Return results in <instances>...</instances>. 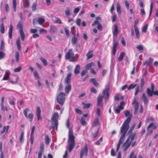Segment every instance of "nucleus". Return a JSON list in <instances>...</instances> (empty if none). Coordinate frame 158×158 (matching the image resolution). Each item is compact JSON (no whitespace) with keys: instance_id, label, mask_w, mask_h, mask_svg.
<instances>
[{"instance_id":"26","label":"nucleus","mask_w":158,"mask_h":158,"mask_svg":"<svg viewBox=\"0 0 158 158\" xmlns=\"http://www.w3.org/2000/svg\"><path fill=\"white\" fill-rule=\"evenodd\" d=\"M80 67L79 65H77L74 70V73L75 74H78L80 73Z\"/></svg>"},{"instance_id":"39","label":"nucleus","mask_w":158,"mask_h":158,"mask_svg":"<svg viewBox=\"0 0 158 158\" xmlns=\"http://www.w3.org/2000/svg\"><path fill=\"white\" fill-rule=\"evenodd\" d=\"M15 56L16 59V61L18 62L19 60V52H15Z\"/></svg>"},{"instance_id":"25","label":"nucleus","mask_w":158,"mask_h":158,"mask_svg":"<svg viewBox=\"0 0 158 158\" xmlns=\"http://www.w3.org/2000/svg\"><path fill=\"white\" fill-rule=\"evenodd\" d=\"M10 74V73L7 71H6L2 78V80H8Z\"/></svg>"},{"instance_id":"64","label":"nucleus","mask_w":158,"mask_h":158,"mask_svg":"<svg viewBox=\"0 0 158 158\" xmlns=\"http://www.w3.org/2000/svg\"><path fill=\"white\" fill-rule=\"evenodd\" d=\"M76 23L77 25L78 26H80L81 25V20L80 19H77L76 20Z\"/></svg>"},{"instance_id":"29","label":"nucleus","mask_w":158,"mask_h":158,"mask_svg":"<svg viewBox=\"0 0 158 158\" xmlns=\"http://www.w3.org/2000/svg\"><path fill=\"white\" fill-rule=\"evenodd\" d=\"M71 89V86L70 84H68L65 88V91L66 93H68Z\"/></svg>"},{"instance_id":"31","label":"nucleus","mask_w":158,"mask_h":158,"mask_svg":"<svg viewBox=\"0 0 158 158\" xmlns=\"http://www.w3.org/2000/svg\"><path fill=\"white\" fill-rule=\"evenodd\" d=\"M134 28L135 33L136 37L137 39H138L139 38L140 36V34L139 30L138 28Z\"/></svg>"},{"instance_id":"43","label":"nucleus","mask_w":158,"mask_h":158,"mask_svg":"<svg viewBox=\"0 0 158 158\" xmlns=\"http://www.w3.org/2000/svg\"><path fill=\"white\" fill-rule=\"evenodd\" d=\"M34 75L35 79L39 80L40 77L38 74L37 71H35L34 72Z\"/></svg>"},{"instance_id":"56","label":"nucleus","mask_w":158,"mask_h":158,"mask_svg":"<svg viewBox=\"0 0 158 158\" xmlns=\"http://www.w3.org/2000/svg\"><path fill=\"white\" fill-rule=\"evenodd\" d=\"M4 47V43L3 41V40H2L1 41V45L0 46V50H2L3 49Z\"/></svg>"},{"instance_id":"34","label":"nucleus","mask_w":158,"mask_h":158,"mask_svg":"<svg viewBox=\"0 0 158 158\" xmlns=\"http://www.w3.org/2000/svg\"><path fill=\"white\" fill-rule=\"evenodd\" d=\"M99 120H98V118H95L94 120V122L93 123V126H96L98 125H99Z\"/></svg>"},{"instance_id":"33","label":"nucleus","mask_w":158,"mask_h":158,"mask_svg":"<svg viewBox=\"0 0 158 158\" xmlns=\"http://www.w3.org/2000/svg\"><path fill=\"white\" fill-rule=\"evenodd\" d=\"M125 53L124 52H122L121 53L119 57L118 58V60L120 62L122 61L123 59V58L125 56Z\"/></svg>"},{"instance_id":"36","label":"nucleus","mask_w":158,"mask_h":158,"mask_svg":"<svg viewBox=\"0 0 158 158\" xmlns=\"http://www.w3.org/2000/svg\"><path fill=\"white\" fill-rule=\"evenodd\" d=\"M153 61V59L151 58H150L148 61H146L145 63V64H146L148 66H149L150 65L152 62Z\"/></svg>"},{"instance_id":"48","label":"nucleus","mask_w":158,"mask_h":158,"mask_svg":"<svg viewBox=\"0 0 158 158\" xmlns=\"http://www.w3.org/2000/svg\"><path fill=\"white\" fill-rule=\"evenodd\" d=\"M148 24H147L143 27L142 30V32H146L148 28Z\"/></svg>"},{"instance_id":"13","label":"nucleus","mask_w":158,"mask_h":158,"mask_svg":"<svg viewBox=\"0 0 158 158\" xmlns=\"http://www.w3.org/2000/svg\"><path fill=\"white\" fill-rule=\"evenodd\" d=\"M154 90V86L153 83L151 84V89L148 88L147 89V93L148 96L152 97L153 95V91Z\"/></svg>"},{"instance_id":"49","label":"nucleus","mask_w":158,"mask_h":158,"mask_svg":"<svg viewBox=\"0 0 158 158\" xmlns=\"http://www.w3.org/2000/svg\"><path fill=\"white\" fill-rule=\"evenodd\" d=\"M135 123L133 124L132 125L131 127L129 130V131L128 132V133H131L134 129V128L135 127Z\"/></svg>"},{"instance_id":"15","label":"nucleus","mask_w":158,"mask_h":158,"mask_svg":"<svg viewBox=\"0 0 158 158\" xmlns=\"http://www.w3.org/2000/svg\"><path fill=\"white\" fill-rule=\"evenodd\" d=\"M9 127H10L9 125H7L6 126H3V130L1 131V134L3 136H4L5 134L7 133Z\"/></svg>"},{"instance_id":"11","label":"nucleus","mask_w":158,"mask_h":158,"mask_svg":"<svg viewBox=\"0 0 158 158\" xmlns=\"http://www.w3.org/2000/svg\"><path fill=\"white\" fill-rule=\"evenodd\" d=\"M30 111V109L28 108H27L23 110V113L25 117L27 118H29L31 121L33 118V115L32 114L30 113L28 115H27V113Z\"/></svg>"},{"instance_id":"60","label":"nucleus","mask_w":158,"mask_h":158,"mask_svg":"<svg viewBox=\"0 0 158 158\" xmlns=\"http://www.w3.org/2000/svg\"><path fill=\"white\" fill-rule=\"evenodd\" d=\"M47 31L45 29L41 28L40 31V34L44 33L46 34Z\"/></svg>"},{"instance_id":"10","label":"nucleus","mask_w":158,"mask_h":158,"mask_svg":"<svg viewBox=\"0 0 158 158\" xmlns=\"http://www.w3.org/2000/svg\"><path fill=\"white\" fill-rule=\"evenodd\" d=\"M45 19L42 18L38 17L34 19L33 21V23L35 25L37 23H38L40 24H42L45 22Z\"/></svg>"},{"instance_id":"27","label":"nucleus","mask_w":158,"mask_h":158,"mask_svg":"<svg viewBox=\"0 0 158 158\" xmlns=\"http://www.w3.org/2000/svg\"><path fill=\"white\" fill-rule=\"evenodd\" d=\"M142 98L145 104L148 103V97L146 96L145 94H143Z\"/></svg>"},{"instance_id":"58","label":"nucleus","mask_w":158,"mask_h":158,"mask_svg":"<svg viewBox=\"0 0 158 158\" xmlns=\"http://www.w3.org/2000/svg\"><path fill=\"white\" fill-rule=\"evenodd\" d=\"M30 140L31 144H32L34 140V136L33 135H31L30 137Z\"/></svg>"},{"instance_id":"14","label":"nucleus","mask_w":158,"mask_h":158,"mask_svg":"<svg viewBox=\"0 0 158 158\" xmlns=\"http://www.w3.org/2000/svg\"><path fill=\"white\" fill-rule=\"evenodd\" d=\"M40 151L38 153V158H41L42 154L44 152V144L43 143H40Z\"/></svg>"},{"instance_id":"61","label":"nucleus","mask_w":158,"mask_h":158,"mask_svg":"<svg viewBox=\"0 0 158 158\" xmlns=\"http://www.w3.org/2000/svg\"><path fill=\"white\" fill-rule=\"evenodd\" d=\"M139 22V19H136L134 22V28H138L137 26V24Z\"/></svg>"},{"instance_id":"44","label":"nucleus","mask_w":158,"mask_h":158,"mask_svg":"<svg viewBox=\"0 0 158 158\" xmlns=\"http://www.w3.org/2000/svg\"><path fill=\"white\" fill-rule=\"evenodd\" d=\"M93 54L91 53V51L89 52L86 55V56L87 57L88 59H89L92 58L93 57Z\"/></svg>"},{"instance_id":"4","label":"nucleus","mask_w":158,"mask_h":158,"mask_svg":"<svg viewBox=\"0 0 158 158\" xmlns=\"http://www.w3.org/2000/svg\"><path fill=\"white\" fill-rule=\"evenodd\" d=\"M110 88L109 85H107L105 89L103 90L102 92V95H99L97 98L98 105L99 106H102V102L103 98H105L106 99H108L109 96V91Z\"/></svg>"},{"instance_id":"24","label":"nucleus","mask_w":158,"mask_h":158,"mask_svg":"<svg viewBox=\"0 0 158 158\" xmlns=\"http://www.w3.org/2000/svg\"><path fill=\"white\" fill-rule=\"evenodd\" d=\"M77 41V39L75 35H74L73 36L72 40L71 42L73 45H75Z\"/></svg>"},{"instance_id":"40","label":"nucleus","mask_w":158,"mask_h":158,"mask_svg":"<svg viewBox=\"0 0 158 158\" xmlns=\"http://www.w3.org/2000/svg\"><path fill=\"white\" fill-rule=\"evenodd\" d=\"M82 104L84 105L83 109H87L89 108L91 106V104L90 103L85 104L84 102H83Z\"/></svg>"},{"instance_id":"20","label":"nucleus","mask_w":158,"mask_h":158,"mask_svg":"<svg viewBox=\"0 0 158 158\" xmlns=\"http://www.w3.org/2000/svg\"><path fill=\"white\" fill-rule=\"evenodd\" d=\"M57 30V28L54 26H51L50 27V29L49 30L50 33L53 34L56 32Z\"/></svg>"},{"instance_id":"6","label":"nucleus","mask_w":158,"mask_h":158,"mask_svg":"<svg viewBox=\"0 0 158 158\" xmlns=\"http://www.w3.org/2000/svg\"><path fill=\"white\" fill-rule=\"evenodd\" d=\"M65 94L64 93L60 92L57 95L56 100L61 105H63L65 102Z\"/></svg>"},{"instance_id":"37","label":"nucleus","mask_w":158,"mask_h":158,"mask_svg":"<svg viewBox=\"0 0 158 158\" xmlns=\"http://www.w3.org/2000/svg\"><path fill=\"white\" fill-rule=\"evenodd\" d=\"M45 143L47 145H48L49 143L50 139L48 135H45Z\"/></svg>"},{"instance_id":"2","label":"nucleus","mask_w":158,"mask_h":158,"mask_svg":"<svg viewBox=\"0 0 158 158\" xmlns=\"http://www.w3.org/2000/svg\"><path fill=\"white\" fill-rule=\"evenodd\" d=\"M68 136V149L69 152H70L75 146V136L73 135L72 130L70 128L69 129Z\"/></svg>"},{"instance_id":"18","label":"nucleus","mask_w":158,"mask_h":158,"mask_svg":"<svg viewBox=\"0 0 158 158\" xmlns=\"http://www.w3.org/2000/svg\"><path fill=\"white\" fill-rule=\"evenodd\" d=\"M131 142H129V141L126 140L125 142L124 143L123 146H124V148L123 149V151H126L129 147L130 145L131 144Z\"/></svg>"},{"instance_id":"54","label":"nucleus","mask_w":158,"mask_h":158,"mask_svg":"<svg viewBox=\"0 0 158 158\" xmlns=\"http://www.w3.org/2000/svg\"><path fill=\"white\" fill-rule=\"evenodd\" d=\"M21 69L22 67L21 66H20L17 68L15 69L14 70V71L15 72H19L21 71Z\"/></svg>"},{"instance_id":"28","label":"nucleus","mask_w":158,"mask_h":158,"mask_svg":"<svg viewBox=\"0 0 158 158\" xmlns=\"http://www.w3.org/2000/svg\"><path fill=\"white\" fill-rule=\"evenodd\" d=\"M0 31L2 34H3L4 33L5 27L3 21H2V23L0 25Z\"/></svg>"},{"instance_id":"51","label":"nucleus","mask_w":158,"mask_h":158,"mask_svg":"<svg viewBox=\"0 0 158 158\" xmlns=\"http://www.w3.org/2000/svg\"><path fill=\"white\" fill-rule=\"evenodd\" d=\"M37 4L36 3H34L32 5V10L33 11H35L36 10V7Z\"/></svg>"},{"instance_id":"1","label":"nucleus","mask_w":158,"mask_h":158,"mask_svg":"<svg viewBox=\"0 0 158 158\" xmlns=\"http://www.w3.org/2000/svg\"><path fill=\"white\" fill-rule=\"evenodd\" d=\"M124 115L126 117H128L123 123L120 130L127 131L129 127V123L132 117V115L130 114V112L128 110L125 112Z\"/></svg>"},{"instance_id":"46","label":"nucleus","mask_w":158,"mask_h":158,"mask_svg":"<svg viewBox=\"0 0 158 158\" xmlns=\"http://www.w3.org/2000/svg\"><path fill=\"white\" fill-rule=\"evenodd\" d=\"M81 8V6H79L75 8L73 10L74 13L76 14L80 10Z\"/></svg>"},{"instance_id":"17","label":"nucleus","mask_w":158,"mask_h":158,"mask_svg":"<svg viewBox=\"0 0 158 158\" xmlns=\"http://www.w3.org/2000/svg\"><path fill=\"white\" fill-rule=\"evenodd\" d=\"M113 33L114 35L117 36L118 33V27L116 24H115L113 27Z\"/></svg>"},{"instance_id":"30","label":"nucleus","mask_w":158,"mask_h":158,"mask_svg":"<svg viewBox=\"0 0 158 158\" xmlns=\"http://www.w3.org/2000/svg\"><path fill=\"white\" fill-rule=\"evenodd\" d=\"M24 132H22L20 135V138H19V140L20 143H22L24 142Z\"/></svg>"},{"instance_id":"62","label":"nucleus","mask_w":158,"mask_h":158,"mask_svg":"<svg viewBox=\"0 0 158 158\" xmlns=\"http://www.w3.org/2000/svg\"><path fill=\"white\" fill-rule=\"evenodd\" d=\"M75 111L76 112L77 114H82V112L81 110L78 108L75 109Z\"/></svg>"},{"instance_id":"38","label":"nucleus","mask_w":158,"mask_h":158,"mask_svg":"<svg viewBox=\"0 0 158 158\" xmlns=\"http://www.w3.org/2000/svg\"><path fill=\"white\" fill-rule=\"evenodd\" d=\"M65 15L66 16H69L71 15L70 13V9L69 7H68L65 11Z\"/></svg>"},{"instance_id":"42","label":"nucleus","mask_w":158,"mask_h":158,"mask_svg":"<svg viewBox=\"0 0 158 158\" xmlns=\"http://www.w3.org/2000/svg\"><path fill=\"white\" fill-rule=\"evenodd\" d=\"M136 48L138 49L141 52H142L143 50V46L141 45H137Z\"/></svg>"},{"instance_id":"9","label":"nucleus","mask_w":158,"mask_h":158,"mask_svg":"<svg viewBox=\"0 0 158 158\" xmlns=\"http://www.w3.org/2000/svg\"><path fill=\"white\" fill-rule=\"evenodd\" d=\"M88 152V147L87 145H85L84 147L81 149L80 154V158L83 157L84 156H86Z\"/></svg>"},{"instance_id":"35","label":"nucleus","mask_w":158,"mask_h":158,"mask_svg":"<svg viewBox=\"0 0 158 158\" xmlns=\"http://www.w3.org/2000/svg\"><path fill=\"white\" fill-rule=\"evenodd\" d=\"M16 44L18 50H20L21 49L20 42L19 39H18L16 41Z\"/></svg>"},{"instance_id":"16","label":"nucleus","mask_w":158,"mask_h":158,"mask_svg":"<svg viewBox=\"0 0 158 158\" xmlns=\"http://www.w3.org/2000/svg\"><path fill=\"white\" fill-rule=\"evenodd\" d=\"M71 76L72 74L71 73H69L66 77L65 79L64 82L66 84H69L70 83L71 81L70 77Z\"/></svg>"},{"instance_id":"50","label":"nucleus","mask_w":158,"mask_h":158,"mask_svg":"<svg viewBox=\"0 0 158 158\" xmlns=\"http://www.w3.org/2000/svg\"><path fill=\"white\" fill-rule=\"evenodd\" d=\"M40 60L45 66L47 65V62L46 59L43 58H41Z\"/></svg>"},{"instance_id":"5","label":"nucleus","mask_w":158,"mask_h":158,"mask_svg":"<svg viewBox=\"0 0 158 158\" xmlns=\"http://www.w3.org/2000/svg\"><path fill=\"white\" fill-rule=\"evenodd\" d=\"M74 54L72 49H69L65 55V58L69 60L70 61H74Z\"/></svg>"},{"instance_id":"3","label":"nucleus","mask_w":158,"mask_h":158,"mask_svg":"<svg viewBox=\"0 0 158 158\" xmlns=\"http://www.w3.org/2000/svg\"><path fill=\"white\" fill-rule=\"evenodd\" d=\"M59 117V114L57 112H55L52 115L51 118V126L49 127V129L50 130L52 129H56V131L58 130V118Z\"/></svg>"},{"instance_id":"63","label":"nucleus","mask_w":158,"mask_h":158,"mask_svg":"<svg viewBox=\"0 0 158 158\" xmlns=\"http://www.w3.org/2000/svg\"><path fill=\"white\" fill-rule=\"evenodd\" d=\"M144 84V79L143 78H142L141 79V83H140V86L141 87H142Z\"/></svg>"},{"instance_id":"8","label":"nucleus","mask_w":158,"mask_h":158,"mask_svg":"<svg viewBox=\"0 0 158 158\" xmlns=\"http://www.w3.org/2000/svg\"><path fill=\"white\" fill-rule=\"evenodd\" d=\"M16 28L19 29V34L21 37V40L24 41L25 40V34L23 31V26L22 23L20 22H19L16 26Z\"/></svg>"},{"instance_id":"52","label":"nucleus","mask_w":158,"mask_h":158,"mask_svg":"<svg viewBox=\"0 0 158 158\" xmlns=\"http://www.w3.org/2000/svg\"><path fill=\"white\" fill-rule=\"evenodd\" d=\"M80 122L81 124L83 126L85 125L86 123L83 118H81L80 119Z\"/></svg>"},{"instance_id":"21","label":"nucleus","mask_w":158,"mask_h":158,"mask_svg":"<svg viewBox=\"0 0 158 158\" xmlns=\"http://www.w3.org/2000/svg\"><path fill=\"white\" fill-rule=\"evenodd\" d=\"M36 112L37 120H39L41 119L42 118L40 116L41 111L40 108L39 107H37Z\"/></svg>"},{"instance_id":"59","label":"nucleus","mask_w":158,"mask_h":158,"mask_svg":"<svg viewBox=\"0 0 158 158\" xmlns=\"http://www.w3.org/2000/svg\"><path fill=\"white\" fill-rule=\"evenodd\" d=\"M5 9L6 12L9 11V6L7 3H6L5 5Z\"/></svg>"},{"instance_id":"41","label":"nucleus","mask_w":158,"mask_h":158,"mask_svg":"<svg viewBox=\"0 0 158 158\" xmlns=\"http://www.w3.org/2000/svg\"><path fill=\"white\" fill-rule=\"evenodd\" d=\"M12 5L14 11L15 12L17 6V3L16 0H13Z\"/></svg>"},{"instance_id":"19","label":"nucleus","mask_w":158,"mask_h":158,"mask_svg":"<svg viewBox=\"0 0 158 158\" xmlns=\"http://www.w3.org/2000/svg\"><path fill=\"white\" fill-rule=\"evenodd\" d=\"M136 135V134L135 132H134L133 133H131L130 135H129L127 140L131 143L132 140L135 138Z\"/></svg>"},{"instance_id":"45","label":"nucleus","mask_w":158,"mask_h":158,"mask_svg":"<svg viewBox=\"0 0 158 158\" xmlns=\"http://www.w3.org/2000/svg\"><path fill=\"white\" fill-rule=\"evenodd\" d=\"M117 10L119 14L121 13V7L120 4L118 2L117 3Z\"/></svg>"},{"instance_id":"22","label":"nucleus","mask_w":158,"mask_h":158,"mask_svg":"<svg viewBox=\"0 0 158 158\" xmlns=\"http://www.w3.org/2000/svg\"><path fill=\"white\" fill-rule=\"evenodd\" d=\"M89 82L92 83L96 87H98L99 86V84L96 81V79L94 78H91L89 80Z\"/></svg>"},{"instance_id":"55","label":"nucleus","mask_w":158,"mask_h":158,"mask_svg":"<svg viewBox=\"0 0 158 158\" xmlns=\"http://www.w3.org/2000/svg\"><path fill=\"white\" fill-rule=\"evenodd\" d=\"M1 110L4 111L5 110L7 111L8 110V109L6 106H4V104L1 105Z\"/></svg>"},{"instance_id":"53","label":"nucleus","mask_w":158,"mask_h":158,"mask_svg":"<svg viewBox=\"0 0 158 158\" xmlns=\"http://www.w3.org/2000/svg\"><path fill=\"white\" fill-rule=\"evenodd\" d=\"M103 141V138L101 137L99 139V140L97 141L94 143V144L96 145H99L100 143V142H102Z\"/></svg>"},{"instance_id":"32","label":"nucleus","mask_w":158,"mask_h":158,"mask_svg":"<svg viewBox=\"0 0 158 158\" xmlns=\"http://www.w3.org/2000/svg\"><path fill=\"white\" fill-rule=\"evenodd\" d=\"M13 30V27L11 25H10L9 27V36L10 38L11 39L12 35V32Z\"/></svg>"},{"instance_id":"23","label":"nucleus","mask_w":158,"mask_h":158,"mask_svg":"<svg viewBox=\"0 0 158 158\" xmlns=\"http://www.w3.org/2000/svg\"><path fill=\"white\" fill-rule=\"evenodd\" d=\"M95 66V64L93 62H91L85 65V67L87 70L91 69H92V67H94Z\"/></svg>"},{"instance_id":"7","label":"nucleus","mask_w":158,"mask_h":158,"mask_svg":"<svg viewBox=\"0 0 158 158\" xmlns=\"http://www.w3.org/2000/svg\"><path fill=\"white\" fill-rule=\"evenodd\" d=\"M127 132V131L120 130V134H121V136L119 140L118 143L117 145L116 150L117 152L118 151L120 147L121 144L124 141V138L126 135Z\"/></svg>"},{"instance_id":"12","label":"nucleus","mask_w":158,"mask_h":158,"mask_svg":"<svg viewBox=\"0 0 158 158\" xmlns=\"http://www.w3.org/2000/svg\"><path fill=\"white\" fill-rule=\"evenodd\" d=\"M136 97H134V100L132 102V105H135V110L134 112V113L135 114L137 113L139 107V103L138 102H136Z\"/></svg>"},{"instance_id":"47","label":"nucleus","mask_w":158,"mask_h":158,"mask_svg":"<svg viewBox=\"0 0 158 158\" xmlns=\"http://www.w3.org/2000/svg\"><path fill=\"white\" fill-rule=\"evenodd\" d=\"M6 54L3 52L0 51V60H1L5 57Z\"/></svg>"},{"instance_id":"57","label":"nucleus","mask_w":158,"mask_h":158,"mask_svg":"<svg viewBox=\"0 0 158 158\" xmlns=\"http://www.w3.org/2000/svg\"><path fill=\"white\" fill-rule=\"evenodd\" d=\"M136 84L134 85V84H131L128 87V89L130 90L131 89H133L135 87L136 85Z\"/></svg>"}]
</instances>
